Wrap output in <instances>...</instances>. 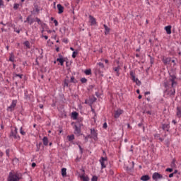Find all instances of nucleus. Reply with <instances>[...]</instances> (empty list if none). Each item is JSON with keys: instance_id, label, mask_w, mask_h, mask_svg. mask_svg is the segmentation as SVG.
<instances>
[{"instance_id": "f257e3e1", "label": "nucleus", "mask_w": 181, "mask_h": 181, "mask_svg": "<svg viewBox=\"0 0 181 181\" xmlns=\"http://www.w3.org/2000/svg\"><path fill=\"white\" fill-rule=\"evenodd\" d=\"M22 180V173L11 171L7 177V181H20Z\"/></svg>"}, {"instance_id": "f03ea898", "label": "nucleus", "mask_w": 181, "mask_h": 181, "mask_svg": "<svg viewBox=\"0 0 181 181\" xmlns=\"http://www.w3.org/2000/svg\"><path fill=\"white\" fill-rule=\"evenodd\" d=\"M164 87L166 88V90L164 91L167 95L169 97H175V95L176 94V89L174 88H169V82L166 81L164 83Z\"/></svg>"}, {"instance_id": "7ed1b4c3", "label": "nucleus", "mask_w": 181, "mask_h": 181, "mask_svg": "<svg viewBox=\"0 0 181 181\" xmlns=\"http://www.w3.org/2000/svg\"><path fill=\"white\" fill-rule=\"evenodd\" d=\"M9 137L17 139L18 141L21 139V136L18 134V128L14 127V129H11Z\"/></svg>"}, {"instance_id": "20e7f679", "label": "nucleus", "mask_w": 181, "mask_h": 181, "mask_svg": "<svg viewBox=\"0 0 181 181\" xmlns=\"http://www.w3.org/2000/svg\"><path fill=\"white\" fill-rule=\"evenodd\" d=\"M99 162L101 165V169H105L107 165H108V158L107 157H101L99 160Z\"/></svg>"}, {"instance_id": "39448f33", "label": "nucleus", "mask_w": 181, "mask_h": 181, "mask_svg": "<svg viewBox=\"0 0 181 181\" xmlns=\"http://www.w3.org/2000/svg\"><path fill=\"white\" fill-rule=\"evenodd\" d=\"M129 75L131 76L132 80V81H134V83H136V84L137 86H141V81H139V79H138V78L135 77V71L131 70L129 71Z\"/></svg>"}, {"instance_id": "423d86ee", "label": "nucleus", "mask_w": 181, "mask_h": 181, "mask_svg": "<svg viewBox=\"0 0 181 181\" xmlns=\"http://www.w3.org/2000/svg\"><path fill=\"white\" fill-rule=\"evenodd\" d=\"M169 81L171 82V88H175V87L177 86V82L176 81V75L175 74L170 75Z\"/></svg>"}, {"instance_id": "0eeeda50", "label": "nucleus", "mask_w": 181, "mask_h": 181, "mask_svg": "<svg viewBox=\"0 0 181 181\" xmlns=\"http://www.w3.org/2000/svg\"><path fill=\"white\" fill-rule=\"evenodd\" d=\"M16 104H18V100H13L11 105L7 107V111H9L10 112L15 111V108H16Z\"/></svg>"}, {"instance_id": "6e6552de", "label": "nucleus", "mask_w": 181, "mask_h": 181, "mask_svg": "<svg viewBox=\"0 0 181 181\" xmlns=\"http://www.w3.org/2000/svg\"><path fill=\"white\" fill-rule=\"evenodd\" d=\"M94 73L95 76H100V77H104V69L98 67V66H96V67L94 69Z\"/></svg>"}, {"instance_id": "1a4fd4ad", "label": "nucleus", "mask_w": 181, "mask_h": 181, "mask_svg": "<svg viewBox=\"0 0 181 181\" xmlns=\"http://www.w3.org/2000/svg\"><path fill=\"white\" fill-rule=\"evenodd\" d=\"M90 138L95 141H98V133L95 129H90Z\"/></svg>"}, {"instance_id": "9d476101", "label": "nucleus", "mask_w": 181, "mask_h": 181, "mask_svg": "<svg viewBox=\"0 0 181 181\" xmlns=\"http://www.w3.org/2000/svg\"><path fill=\"white\" fill-rule=\"evenodd\" d=\"M24 99H25L26 101H30V103H32V101H33V95L29 94V92H28V90H25Z\"/></svg>"}, {"instance_id": "9b49d317", "label": "nucleus", "mask_w": 181, "mask_h": 181, "mask_svg": "<svg viewBox=\"0 0 181 181\" xmlns=\"http://www.w3.org/2000/svg\"><path fill=\"white\" fill-rule=\"evenodd\" d=\"M74 134L75 135H77L78 136H80V135H81V127L80 126V124L78 125L75 124L74 126Z\"/></svg>"}, {"instance_id": "f8f14e48", "label": "nucleus", "mask_w": 181, "mask_h": 181, "mask_svg": "<svg viewBox=\"0 0 181 181\" xmlns=\"http://www.w3.org/2000/svg\"><path fill=\"white\" fill-rule=\"evenodd\" d=\"M152 179L154 181H158L163 179V175L159 173H154L152 175Z\"/></svg>"}, {"instance_id": "ddd939ff", "label": "nucleus", "mask_w": 181, "mask_h": 181, "mask_svg": "<svg viewBox=\"0 0 181 181\" xmlns=\"http://www.w3.org/2000/svg\"><path fill=\"white\" fill-rule=\"evenodd\" d=\"M122 114H124V110L119 108L117 110H115L113 117H114V118H115L117 119H118L119 117H121V115H122Z\"/></svg>"}, {"instance_id": "4468645a", "label": "nucleus", "mask_w": 181, "mask_h": 181, "mask_svg": "<svg viewBox=\"0 0 181 181\" xmlns=\"http://www.w3.org/2000/svg\"><path fill=\"white\" fill-rule=\"evenodd\" d=\"M161 60L165 66H168L170 64L171 58L170 57H166L165 56H163L161 57Z\"/></svg>"}, {"instance_id": "2eb2a0df", "label": "nucleus", "mask_w": 181, "mask_h": 181, "mask_svg": "<svg viewBox=\"0 0 181 181\" xmlns=\"http://www.w3.org/2000/svg\"><path fill=\"white\" fill-rule=\"evenodd\" d=\"M161 128L165 133L169 132V129H170V124L164 123L161 125Z\"/></svg>"}, {"instance_id": "dca6fc26", "label": "nucleus", "mask_w": 181, "mask_h": 181, "mask_svg": "<svg viewBox=\"0 0 181 181\" xmlns=\"http://www.w3.org/2000/svg\"><path fill=\"white\" fill-rule=\"evenodd\" d=\"M89 21L90 22L91 26H94V25H97V20H95V18H94V16L89 15Z\"/></svg>"}, {"instance_id": "f3484780", "label": "nucleus", "mask_w": 181, "mask_h": 181, "mask_svg": "<svg viewBox=\"0 0 181 181\" xmlns=\"http://www.w3.org/2000/svg\"><path fill=\"white\" fill-rule=\"evenodd\" d=\"M39 12H40V8H39V6L36 4H34V9L33 11V13L39 15Z\"/></svg>"}, {"instance_id": "a211bd4d", "label": "nucleus", "mask_w": 181, "mask_h": 181, "mask_svg": "<svg viewBox=\"0 0 181 181\" xmlns=\"http://www.w3.org/2000/svg\"><path fill=\"white\" fill-rule=\"evenodd\" d=\"M83 172H85L84 170H83ZM79 177L83 181H90V177H88V176L86 175L84 173L79 175Z\"/></svg>"}, {"instance_id": "6ab92c4d", "label": "nucleus", "mask_w": 181, "mask_h": 181, "mask_svg": "<svg viewBox=\"0 0 181 181\" xmlns=\"http://www.w3.org/2000/svg\"><path fill=\"white\" fill-rule=\"evenodd\" d=\"M176 117L177 118H181V106H177L176 107Z\"/></svg>"}, {"instance_id": "aec40b11", "label": "nucleus", "mask_w": 181, "mask_h": 181, "mask_svg": "<svg viewBox=\"0 0 181 181\" xmlns=\"http://www.w3.org/2000/svg\"><path fill=\"white\" fill-rule=\"evenodd\" d=\"M57 8H58V13H63V12H64V7H63V6H62V4H57Z\"/></svg>"}, {"instance_id": "412c9836", "label": "nucleus", "mask_w": 181, "mask_h": 181, "mask_svg": "<svg viewBox=\"0 0 181 181\" xmlns=\"http://www.w3.org/2000/svg\"><path fill=\"white\" fill-rule=\"evenodd\" d=\"M165 30L167 35H170L172 33V25H168L165 27Z\"/></svg>"}, {"instance_id": "4be33fe9", "label": "nucleus", "mask_w": 181, "mask_h": 181, "mask_svg": "<svg viewBox=\"0 0 181 181\" xmlns=\"http://www.w3.org/2000/svg\"><path fill=\"white\" fill-rule=\"evenodd\" d=\"M141 180L142 181H148L151 180V177H149L148 175H142L140 178Z\"/></svg>"}, {"instance_id": "5701e85b", "label": "nucleus", "mask_w": 181, "mask_h": 181, "mask_svg": "<svg viewBox=\"0 0 181 181\" xmlns=\"http://www.w3.org/2000/svg\"><path fill=\"white\" fill-rule=\"evenodd\" d=\"M42 142L45 146H47V145H49V139L47 138V136L43 137Z\"/></svg>"}, {"instance_id": "b1692460", "label": "nucleus", "mask_w": 181, "mask_h": 181, "mask_svg": "<svg viewBox=\"0 0 181 181\" xmlns=\"http://www.w3.org/2000/svg\"><path fill=\"white\" fill-rule=\"evenodd\" d=\"M120 69L121 68L119 67V66H117V67L113 68L114 71L116 72L117 77H119V69Z\"/></svg>"}, {"instance_id": "393cba45", "label": "nucleus", "mask_w": 181, "mask_h": 181, "mask_svg": "<svg viewBox=\"0 0 181 181\" xmlns=\"http://www.w3.org/2000/svg\"><path fill=\"white\" fill-rule=\"evenodd\" d=\"M62 176H63V177L67 176V169L66 168L62 169Z\"/></svg>"}, {"instance_id": "a878e982", "label": "nucleus", "mask_w": 181, "mask_h": 181, "mask_svg": "<svg viewBox=\"0 0 181 181\" xmlns=\"http://www.w3.org/2000/svg\"><path fill=\"white\" fill-rule=\"evenodd\" d=\"M57 62H59L60 66H64V62H66V60L64 59L57 58Z\"/></svg>"}, {"instance_id": "bb28decb", "label": "nucleus", "mask_w": 181, "mask_h": 181, "mask_svg": "<svg viewBox=\"0 0 181 181\" xmlns=\"http://www.w3.org/2000/svg\"><path fill=\"white\" fill-rule=\"evenodd\" d=\"M23 45H24V46H25V49H30V42L28 40L25 41Z\"/></svg>"}, {"instance_id": "cd10ccee", "label": "nucleus", "mask_w": 181, "mask_h": 181, "mask_svg": "<svg viewBox=\"0 0 181 181\" xmlns=\"http://www.w3.org/2000/svg\"><path fill=\"white\" fill-rule=\"evenodd\" d=\"M78 117V113L77 112H73L71 113V118H73V119H77Z\"/></svg>"}, {"instance_id": "c85d7f7f", "label": "nucleus", "mask_w": 181, "mask_h": 181, "mask_svg": "<svg viewBox=\"0 0 181 181\" xmlns=\"http://www.w3.org/2000/svg\"><path fill=\"white\" fill-rule=\"evenodd\" d=\"M9 62L15 63V55H13V53L10 54Z\"/></svg>"}, {"instance_id": "c756f323", "label": "nucleus", "mask_w": 181, "mask_h": 181, "mask_svg": "<svg viewBox=\"0 0 181 181\" xmlns=\"http://www.w3.org/2000/svg\"><path fill=\"white\" fill-rule=\"evenodd\" d=\"M67 139H68L69 142H71V141H74V134L68 135Z\"/></svg>"}, {"instance_id": "7c9ffc66", "label": "nucleus", "mask_w": 181, "mask_h": 181, "mask_svg": "<svg viewBox=\"0 0 181 181\" xmlns=\"http://www.w3.org/2000/svg\"><path fill=\"white\" fill-rule=\"evenodd\" d=\"M103 27L105 28V35H108V33H110V28H108V26H107V25L104 24Z\"/></svg>"}, {"instance_id": "2f4dec72", "label": "nucleus", "mask_w": 181, "mask_h": 181, "mask_svg": "<svg viewBox=\"0 0 181 181\" xmlns=\"http://www.w3.org/2000/svg\"><path fill=\"white\" fill-rule=\"evenodd\" d=\"M19 6H21V4L15 3L13 4L14 11H18V9H19Z\"/></svg>"}, {"instance_id": "473e14b6", "label": "nucleus", "mask_w": 181, "mask_h": 181, "mask_svg": "<svg viewBox=\"0 0 181 181\" xmlns=\"http://www.w3.org/2000/svg\"><path fill=\"white\" fill-rule=\"evenodd\" d=\"M98 67L103 69L104 70L105 69V66L103 62H99L97 64Z\"/></svg>"}, {"instance_id": "72a5a7b5", "label": "nucleus", "mask_w": 181, "mask_h": 181, "mask_svg": "<svg viewBox=\"0 0 181 181\" xmlns=\"http://www.w3.org/2000/svg\"><path fill=\"white\" fill-rule=\"evenodd\" d=\"M83 138H84L86 142H88V139H91V135H90V134H88L87 136L83 135Z\"/></svg>"}, {"instance_id": "f704fd0d", "label": "nucleus", "mask_w": 181, "mask_h": 181, "mask_svg": "<svg viewBox=\"0 0 181 181\" xmlns=\"http://www.w3.org/2000/svg\"><path fill=\"white\" fill-rule=\"evenodd\" d=\"M85 74L86 76H91V70L90 69H86L84 71Z\"/></svg>"}, {"instance_id": "c9c22d12", "label": "nucleus", "mask_w": 181, "mask_h": 181, "mask_svg": "<svg viewBox=\"0 0 181 181\" xmlns=\"http://www.w3.org/2000/svg\"><path fill=\"white\" fill-rule=\"evenodd\" d=\"M70 83H74V84H76V83H77V80H76V78H74V76H72L71 77Z\"/></svg>"}, {"instance_id": "e433bc0d", "label": "nucleus", "mask_w": 181, "mask_h": 181, "mask_svg": "<svg viewBox=\"0 0 181 181\" xmlns=\"http://www.w3.org/2000/svg\"><path fill=\"white\" fill-rule=\"evenodd\" d=\"M69 79H65L64 81V87H69Z\"/></svg>"}, {"instance_id": "4c0bfd02", "label": "nucleus", "mask_w": 181, "mask_h": 181, "mask_svg": "<svg viewBox=\"0 0 181 181\" xmlns=\"http://www.w3.org/2000/svg\"><path fill=\"white\" fill-rule=\"evenodd\" d=\"M78 54V51H74L72 54V58L76 59V57H77Z\"/></svg>"}, {"instance_id": "58836bf2", "label": "nucleus", "mask_w": 181, "mask_h": 181, "mask_svg": "<svg viewBox=\"0 0 181 181\" xmlns=\"http://www.w3.org/2000/svg\"><path fill=\"white\" fill-rule=\"evenodd\" d=\"M91 181H98V177L93 175L91 178Z\"/></svg>"}, {"instance_id": "ea45409f", "label": "nucleus", "mask_w": 181, "mask_h": 181, "mask_svg": "<svg viewBox=\"0 0 181 181\" xmlns=\"http://www.w3.org/2000/svg\"><path fill=\"white\" fill-rule=\"evenodd\" d=\"M20 134H21V135H26V132H25V131H23V127H21V129H20Z\"/></svg>"}, {"instance_id": "a19ab883", "label": "nucleus", "mask_w": 181, "mask_h": 181, "mask_svg": "<svg viewBox=\"0 0 181 181\" xmlns=\"http://www.w3.org/2000/svg\"><path fill=\"white\" fill-rule=\"evenodd\" d=\"M35 21L38 25H42V21L39 18H35Z\"/></svg>"}, {"instance_id": "79ce46f5", "label": "nucleus", "mask_w": 181, "mask_h": 181, "mask_svg": "<svg viewBox=\"0 0 181 181\" xmlns=\"http://www.w3.org/2000/svg\"><path fill=\"white\" fill-rule=\"evenodd\" d=\"M150 57V63L151 64H153L155 60L153 59V57H152L151 55H148Z\"/></svg>"}, {"instance_id": "37998d69", "label": "nucleus", "mask_w": 181, "mask_h": 181, "mask_svg": "<svg viewBox=\"0 0 181 181\" xmlns=\"http://www.w3.org/2000/svg\"><path fill=\"white\" fill-rule=\"evenodd\" d=\"M143 114H148V115H152V112H151V111H149V110H148V111L144 110V111L143 112Z\"/></svg>"}, {"instance_id": "c03bdc74", "label": "nucleus", "mask_w": 181, "mask_h": 181, "mask_svg": "<svg viewBox=\"0 0 181 181\" xmlns=\"http://www.w3.org/2000/svg\"><path fill=\"white\" fill-rule=\"evenodd\" d=\"M81 82L84 84L85 83H87V78H81Z\"/></svg>"}, {"instance_id": "a18cd8bd", "label": "nucleus", "mask_w": 181, "mask_h": 181, "mask_svg": "<svg viewBox=\"0 0 181 181\" xmlns=\"http://www.w3.org/2000/svg\"><path fill=\"white\" fill-rule=\"evenodd\" d=\"M42 145V143H40L39 144H37V150L36 152H39V151L40 150V146Z\"/></svg>"}, {"instance_id": "49530a36", "label": "nucleus", "mask_w": 181, "mask_h": 181, "mask_svg": "<svg viewBox=\"0 0 181 181\" xmlns=\"http://www.w3.org/2000/svg\"><path fill=\"white\" fill-rule=\"evenodd\" d=\"M14 77H19V78H22L23 77V74H16Z\"/></svg>"}, {"instance_id": "de8ad7c7", "label": "nucleus", "mask_w": 181, "mask_h": 181, "mask_svg": "<svg viewBox=\"0 0 181 181\" xmlns=\"http://www.w3.org/2000/svg\"><path fill=\"white\" fill-rule=\"evenodd\" d=\"M36 59H37L38 60H42V59H43V54H42L41 53L40 56H38Z\"/></svg>"}, {"instance_id": "09e8293b", "label": "nucleus", "mask_w": 181, "mask_h": 181, "mask_svg": "<svg viewBox=\"0 0 181 181\" xmlns=\"http://www.w3.org/2000/svg\"><path fill=\"white\" fill-rule=\"evenodd\" d=\"M30 16H28L27 17L26 21H24L25 23H26V22H28V23H29V22H30Z\"/></svg>"}, {"instance_id": "8fccbe9b", "label": "nucleus", "mask_w": 181, "mask_h": 181, "mask_svg": "<svg viewBox=\"0 0 181 181\" xmlns=\"http://www.w3.org/2000/svg\"><path fill=\"white\" fill-rule=\"evenodd\" d=\"M103 128H104V129H107V128H108V125L107 124V122H105L103 124Z\"/></svg>"}, {"instance_id": "3c124183", "label": "nucleus", "mask_w": 181, "mask_h": 181, "mask_svg": "<svg viewBox=\"0 0 181 181\" xmlns=\"http://www.w3.org/2000/svg\"><path fill=\"white\" fill-rule=\"evenodd\" d=\"M176 165V160L173 159L172 163H171V166H175Z\"/></svg>"}, {"instance_id": "603ef678", "label": "nucleus", "mask_w": 181, "mask_h": 181, "mask_svg": "<svg viewBox=\"0 0 181 181\" xmlns=\"http://www.w3.org/2000/svg\"><path fill=\"white\" fill-rule=\"evenodd\" d=\"M165 172L172 173V172H173V168H167V169H165Z\"/></svg>"}, {"instance_id": "864d4df0", "label": "nucleus", "mask_w": 181, "mask_h": 181, "mask_svg": "<svg viewBox=\"0 0 181 181\" xmlns=\"http://www.w3.org/2000/svg\"><path fill=\"white\" fill-rule=\"evenodd\" d=\"M54 26H59V22L57 20H54Z\"/></svg>"}, {"instance_id": "5fc2aeb1", "label": "nucleus", "mask_w": 181, "mask_h": 181, "mask_svg": "<svg viewBox=\"0 0 181 181\" xmlns=\"http://www.w3.org/2000/svg\"><path fill=\"white\" fill-rule=\"evenodd\" d=\"M9 152H10L9 149H6V156H8V158H9Z\"/></svg>"}, {"instance_id": "6e6d98bb", "label": "nucleus", "mask_w": 181, "mask_h": 181, "mask_svg": "<svg viewBox=\"0 0 181 181\" xmlns=\"http://www.w3.org/2000/svg\"><path fill=\"white\" fill-rule=\"evenodd\" d=\"M0 81H4V76L1 73H0Z\"/></svg>"}, {"instance_id": "4d7b16f0", "label": "nucleus", "mask_w": 181, "mask_h": 181, "mask_svg": "<svg viewBox=\"0 0 181 181\" xmlns=\"http://www.w3.org/2000/svg\"><path fill=\"white\" fill-rule=\"evenodd\" d=\"M33 22H35V20H33V18L30 20L29 24L30 25H33Z\"/></svg>"}, {"instance_id": "13d9d810", "label": "nucleus", "mask_w": 181, "mask_h": 181, "mask_svg": "<svg viewBox=\"0 0 181 181\" xmlns=\"http://www.w3.org/2000/svg\"><path fill=\"white\" fill-rule=\"evenodd\" d=\"M55 47H56V52H60V48L57 45H55Z\"/></svg>"}, {"instance_id": "bf43d9fd", "label": "nucleus", "mask_w": 181, "mask_h": 181, "mask_svg": "<svg viewBox=\"0 0 181 181\" xmlns=\"http://www.w3.org/2000/svg\"><path fill=\"white\" fill-rule=\"evenodd\" d=\"M78 148H79V149H80L81 153H83V148L81 147V145H78Z\"/></svg>"}, {"instance_id": "052dcab7", "label": "nucleus", "mask_w": 181, "mask_h": 181, "mask_svg": "<svg viewBox=\"0 0 181 181\" xmlns=\"http://www.w3.org/2000/svg\"><path fill=\"white\" fill-rule=\"evenodd\" d=\"M14 32H16V33H21V30H18L16 28H14Z\"/></svg>"}, {"instance_id": "680f3d73", "label": "nucleus", "mask_w": 181, "mask_h": 181, "mask_svg": "<svg viewBox=\"0 0 181 181\" xmlns=\"http://www.w3.org/2000/svg\"><path fill=\"white\" fill-rule=\"evenodd\" d=\"M172 63H173V66H176V61L174 59H171Z\"/></svg>"}, {"instance_id": "e2e57ef3", "label": "nucleus", "mask_w": 181, "mask_h": 181, "mask_svg": "<svg viewBox=\"0 0 181 181\" xmlns=\"http://www.w3.org/2000/svg\"><path fill=\"white\" fill-rule=\"evenodd\" d=\"M35 64H37V66H39V59L37 58H36L35 59Z\"/></svg>"}, {"instance_id": "0e129e2a", "label": "nucleus", "mask_w": 181, "mask_h": 181, "mask_svg": "<svg viewBox=\"0 0 181 181\" xmlns=\"http://www.w3.org/2000/svg\"><path fill=\"white\" fill-rule=\"evenodd\" d=\"M0 6H4V0H0Z\"/></svg>"}, {"instance_id": "69168bd1", "label": "nucleus", "mask_w": 181, "mask_h": 181, "mask_svg": "<svg viewBox=\"0 0 181 181\" xmlns=\"http://www.w3.org/2000/svg\"><path fill=\"white\" fill-rule=\"evenodd\" d=\"M58 57H59L58 59H64V58L63 57V55H62V54H58Z\"/></svg>"}, {"instance_id": "338daca9", "label": "nucleus", "mask_w": 181, "mask_h": 181, "mask_svg": "<svg viewBox=\"0 0 181 181\" xmlns=\"http://www.w3.org/2000/svg\"><path fill=\"white\" fill-rule=\"evenodd\" d=\"M175 175V173H170L169 175H168V177H173V176Z\"/></svg>"}, {"instance_id": "774afa93", "label": "nucleus", "mask_w": 181, "mask_h": 181, "mask_svg": "<svg viewBox=\"0 0 181 181\" xmlns=\"http://www.w3.org/2000/svg\"><path fill=\"white\" fill-rule=\"evenodd\" d=\"M32 168H36V163H32Z\"/></svg>"}]
</instances>
